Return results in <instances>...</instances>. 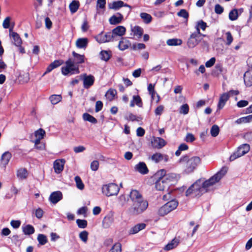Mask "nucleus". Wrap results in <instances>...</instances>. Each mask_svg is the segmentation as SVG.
<instances>
[{"label": "nucleus", "instance_id": "obj_1", "mask_svg": "<svg viewBox=\"0 0 252 252\" xmlns=\"http://www.w3.org/2000/svg\"><path fill=\"white\" fill-rule=\"evenodd\" d=\"M227 172V168L223 167L217 173L205 182L197 180L187 189L186 196L192 195L194 196H199L205 192L213 190L214 185L218 182Z\"/></svg>", "mask_w": 252, "mask_h": 252}, {"label": "nucleus", "instance_id": "obj_2", "mask_svg": "<svg viewBox=\"0 0 252 252\" xmlns=\"http://www.w3.org/2000/svg\"><path fill=\"white\" fill-rule=\"evenodd\" d=\"M72 55L74 57L73 60L69 59L65 62L66 66L62 68V72L64 75H66L70 73L71 74L78 73L79 71L76 65L85 62V56L84 55H80L75 52H72Z\"/></svg>", "mask_w": 252, "mask_h": 252}, {"label": "nucleus", "instance_id": "obj_3", "mask_svg": "<svg viewBox=\"0 0 252 252\" xmlns=\"http://www.w3.org/2000/svg\"><path fill=\"white\" fill-rule=\"evenodd\" d=\"M200 158L198 157H192L190 158L187 156L182 157L179 163L184 167L186 173L192 172L200 164Z\"/></svg>", "mask_w": 252, "mask_h": 252}, {"label": "nucleus", "instance_id": "obj_4", "mask_svg": "<svg viewBox=\"0 0 252 252\" xmlns=\"http://www.w3.org/2000/svg\"><path fill=\"white\" fill-rule=\"evenodd\" d=\"M148 206V203L144 199L137 202L132 203L129 211L133 215H139L144 212Z\"/></svg>", "mask_w": 252, "mask_h": 252}, {"label": "nucleus", "instance_id": "obj_5", "mask_svg": "<svg viewBox=\"0 0 252 252\" xmlns=\"http://www.w3.org/2000/svg\"><path fill=\"white\" fill-rule=\"evenodd\" d=\"M178 205V202L175 200L169 201L159 208L158 214L159 215L163 216L175 209Z\"/></svg>", "mask_w": 252, "mask_h": 252}, {"label": "nucleus", "instance_id": "obj_6", "mask_svg": "<svg viewBox=\"0 0 252 252\" xmlns=\"http://www.w3.org/2000/svg\"><path fill=\"white\" fill-rule=\"evenodd\" d=\"M202 36H204L205 35L199 34L195 32L191 33L187 41L188 47L192 49L196 47L202 40Z\"/></svg>", "mask_w": 252, "mask_h": 252}, {"label": "nucleus", "instance_id": "obj_7", "mask_svg": "<svg viewBox=\"0 0 252 252\" xmlns=\"http://www.w3.org/2000/svg\"><path fill=\"white\" fill-rule=\"evenodd\" d=\"M250 150V146L248 144H244L239 146L236 152L233 153L230 157V160L233 161L236 158H240L248 153Z\"/></svg>", "mask_w": 252, "mask_h": 252}, {"label": "nucleus", "instance_id": "obj_8", "mask_svg": "<svg viewBox=\"0 0 252 252\" xmlns=\"http://www.w3.org/2000/svg\"><path fill=\"white\" fill-rule=\"evenodd\" d=\"M102 192L107 196L117 195L119 191L118 186L113 183L104 185L102 188Z\"/></svg>", "mask_w": 252, "mask_h": 252}, {"label": "nucleus", "instance_id": "obj_9", "mask_svg": "<svg viewBox=\"0 0 252 252\" xmlns=\"http://www.w3.org/2000/svg\"><path fill=\"white\" fill-rule=\"evenodd\" d=\"M155 177H161L168 185L170 182L176 181L177 178L176 174L174 173L166 174V171L165 169L158 170L155 174Z\"/></svg>", "mask_w": 252, "mask_h": 252}, {"label": "nucleus", "instance_id": "obj_10", "mask_svg": "<svg viewBox=\"0 0 252 252\" xmlns=\"http://www.w3.org/2000/svg\"><path fill=\"white\" fill-rule=\"evenodd\" d=\"M45 131L42 128H39L34 132V137L35 139L32 140V142L34 144V147L37 149H43L44 148L43 146H39L40 143V140L42 139L45 135Z\"/></svg>", "mask_w": 252, "mask_h": 252}, {"label": "nucleus", "instance_id": "obj_11", "mask_svg": "<svg viewBox=\"0 0 252 252\" xmlns=\"http://www.w3.org/2000/svg\"><path fill=\"white\" fill-rule=\"evenodd\" d=\"M150 159L153 162L156 163H159L162 161L167 162L169 160V156L166 154L156 153L150 157Z\"/></svg>", "mask_w": 252, "mask_h": 252}, {"label": "nucleus", "instance_id": "obj_12", "mask_svg": "<svg viewBox=\"0 0 252 252\" xmlns=\"http://www.w3.org/2000/svg\"><path fill=\"white\" fill-rule=\"evenodd\" d=\"M113 36L111 32L106 33H101L95 37L96 40L99 43H105L112 41Z\"/></svg>", "mask_w": 252, "mask_h": 252}, {"label": "nucleus", "instance_id": "obj_13", "mask_svg": "<svg viewBox=\"0 0 252 252\" xmlns=\"http://www.w3.org/2000/svg\"><path fill=\"white\" fill-rule=\"evenodd\" d=\"M83 81V86L85 89H89L94 82V77L92 75H87L84 74L80 76Z\"/></svg>", "mask_w": 252, "mask_h": 252}, {"label": "nucleus", "instance_id": "obj_14", "mask_svg": "<svg viewBox=\"0 0 252 252\" xmlns=\"http://www.w3.org/2000/svg\"><path fill=\"white\" fill-rule=\"evenodd\" d=\"M64 163L65 160L63 159H57L54 162V169L56 173L60 174L63 171Z\"/></svg>", "mask_w": 252, "mask_h": 252}, {"label": "nucleus", "instance_id": "obj_15", "mask_svg": "<svg viewBox=\"0 0 252 252\" xmlns=\"http://www.w3.org/2000/svg\"><path fill=\"white\" fill-rule=\"evenodd\" d=\"M157 181L155 183V188L157 190H163L168 185L161 177H155Z\"/></svg>", "mask_w": 252, "mask_h": 252}, {"label": "nucleus", "instance_id": "obj_16", "mask_svg": "<svg viewBox=\"0 0 252 252\" xmlns=\"http://www.w3.org/2000/svg\"><path fill=\"white\" fill-rule=\"evenodd\" d=\"M63 198L62 193L60 191L53 192L49 196L50 201L55 204L60 201Z\"/></svg>", "mask_w": 252, "mask_h": 252}, {"label": "nucleus", "instance_id": "obj_17", "mask_svg": "<svg viewBox=\"0 0 252 252\" xmlns=\"http://www.w3.org/2000/svg\"><path fill=\"white\" fill-rule=\"evenodd\" d=\"M129 197L132 203L144 199L141 193L137 190H132L130 192Z\"/></svg>", "mask_w": 252, "mask_h": 252}, {"label": "nucleus", "instance_id": "obj_18", "mask_svg": "<svg viewBox=\"0 0 252 252\" xmlns=\"http://www.w3.org/2000/svg\"><path fill=\"white\" fill-rule=\"evenodd\" d=\"M152 144L153 148L161 149L166 144L165 140L160 137H156L152 141Z\"/></svg>", "mask_w": 252, "mask_h": 252}, {"label": "nucleus", "instance_id": "obj_19", "mask_svg": "<svg viewBox=\"0 0 252 252\" xmlns=\"http://www.w3.org/2000/svg\"><path fill=\"white\" fill-rule=\"evenodd\" d=\"M134 169L141 174H146L149 172V170L146 164L143 162H140L136 164L134 167Z\"/></svg>", "mask_w": 252, "mask_h": 252}, {"label": "nucleus", "instance_id": "obj_20", "mask_svg": "<svg viewBox=\"0 0 252 252\" xmlns=\"http://www.w3.org/2000/svg\"><path fill=\"white\" fill-rule=\"evenodd\" d=\"M135 105H136L139 108L143 107V102L142 99L139 95H134L132 96V99L130 101V106L133 107Z\"/></svg>", "mask_w": 252, "mask_h": 252}, {"label": "nucleus", "instance_id": "obj_21", "mask_svg": "<svg viewBox=\"0 0 252 252\" xmlns=\"http://www.w3.org/2000/svg\"><path fill=\"white\" fill-rule=\"evenodd\" d=\"M122 6H126L128 7V13H129L131 12V7L127 4H125L122 0H118L113 2L112 5L110 6V8L114 9H118Z\"/></svg>", "mask_w": 252, "mask_h": 252}, {"label": "nucleus", "instance_id": "obj_22", "mask_svg": "<svg viewBox=\"0 0 252 252\" xmlns=\"http://www.w3.org/2000/svg\"><path fill=\"white\" fill-rule=\"evenodd\" d=\"M229 98V94L228 93H225L222 94L219 99V101L218 104V108L219 109H222L225 104L226 101Z\"/></svg>", "mask_w": 252, "mask_h": 252}, {"label": "nucleus", "instance_id": "obj_23", "mask_svg": "<svg viewBox=\"0 0 252 252\" xmlns=\"http://www.w3.org/2000/svg\"><path fill=\"white\" fill-rule=\"evenodd\" d=\"M146 226V225L144 223H140L137 224L130 229L129 231V233L130 234H134L137 233L140 231L145 229Z\"/></svg>", "mask_w": 252, "mask_h": 252}, {"label": "nucleus", "instance_id": "obj_24", "mask_svg": "<svg viewBox=\"0 0 252 252\" xmlns=\"http://www.w3.org/2000/svg\"><path fill=\"white\" fill-rule=\"evenodd\" d=\"M12 157L11 154L9 152H4L1 156L0 161L1 164L4 166L6 167V166L8 164L11 158Z\"/></svg>", "mask_w": 252, "mask_h": 252}, {"label": "nucleus", "instance_id": "obj_25", "mask_svg": "<svg viewBox=\"0 0 252 252\" xmlns=\"http://www.w3.org/2000/svg\"><path fill=\"white\" fill-rule=\"evenodd\" d=\"M131 35H133L134 36H137L138 38H140L141 37L143 34V30L141 27L135 26L131 27Z\"/></svg>", "mask_w": 252, "mask_h": 252}, {"label": "nucleus", "instance_id": "obj_26", "mask_svg": "<svg viewBox=\"0 0 252 252\" xmlns=\"http://www.w3.org/2000/svg\"><path fill=\"white\" fill-rule=\"evenodd\" d=\"M63 63V61L62 60H55L47 67L45 74L50 72L54 69L60 66Z\"/></svg>", "mask_w": 252, "mask_h": 252}, {"label": "nucleus", "instance_id": "obj_27", "mask_svg": "<svg viewBox=\"0 0 252 252\" xmlns=\"http://www.w3.org/2000/svg\"><path fill=\"white\" fill-rule=\"evenodd\" d=\"M126 32V29L124 26H119L112 30V34L113 35L122 36L125 34Z\"/></svg>", "mask_w": 252, "mask_h": 252}, {"label": "nucleus", "instance_id": "obj_28", "mask_svg": "<svg viewBox=\"0 0 252 252\" xmlns=\"http://www.w3.org/2000/svg\"><path fill=\"white\" fill-rule=\"evenodd\" d=\"M88 44V39L87 38H79L76 42V46L79 49L86 48Z\"/></svg>", "mask_w": 252, "mask_h": 252}, {"label": "nucleus", "instance_id": "obj_29", "mask_svg": "<svg viewBox=\"0 0 252 252\" xmlns=\"http://www.w3.org/2000/svg\"><path fill=\"white\" fill-rule=\"evenodd\" d=\"M131 45L130 42L126 38H122L119 42V48L123 51L127 49Z\"/></svg>", "mask_w": 252, "mask_h": 252}, {"label": "nucleus", "instance_id": "obj_30", "mask_svg": "<svg viewBox=\"0 0 252 252\" xmlns=\"http://www.w3.org/2000/svg\"><path fill=\"white\" fill-rule=\"evenodd\" d=\"M11 38L12 39V43L16 46H19L21 45L22 41L19 35L17 32H12L11 33Z\"/></svg>", "mask_w": 252, "mask_h": 252}, {"label": "nucleus", "instance_id": "obj_31", "mask_svg": "<svg viewBox=\"0 0 252 252\" xmlns=\"http://www.w3.org/2000/svg\"><path fill=\"white\" fill-rule=\"evenodd\" d=\"M207 27V24L203 20H200L196 23L195 29L196 31L195 32H197L199 34H201L200 32V30L204 31Z\"/></svg>", "mask_w": 252, "mask_h": 252}, {"label": "nucleus", "instance_id": "obj_32", "mask_svg": "<svg viewBox=\"0 0 252 252\" xmlns=\"http://www.w3.org/2000/svg\"><path fill=\"white\" fill-rule=\"evenodd\" d=\"M180 243V240L178 238L173 239L170 243L166 245L164 249L166 251H170L176 248Z\"/></svg>", "mask_w": 252, "mask_h": 252}, {"label": "nucleus", "instance_id": "obj_33", "mask_svg": "<svg viewBox=\"0 0 252 252\" xmlns=\"http://www.w3.org/2000/svg\"><path fill=\"white\" fill-rule=\"evenodd\" d=\"M123 19V16L122 14L119 13L118 16L113 15L111 16L109 21L111 24L116 25L120 23Z\"/></svg>", "mask_w": 252, "mask_h": 252}, {"label": "nucleus", "instance_id": "obj_34", "mask_svg": "<svg viewBox=\"0 0 252 252\" xmlns=\"http://www.w3.org/2000/svg\"><path fill=\"white\" fill-rule=\"evenodd\" d=\"M243 10L242 9L237 10L234 9L232 10L229 14V18L231 21H234L237 19L238 16L242 12Z\"/></svg>", "mask_w": 252, "mask_h": 252}, {"label": "nucleus", "instance_id": "obj_35", "mask_svg": "<svg viewBox=\"0 0 252 252\" xmlns=\"http://www.w3.org/2000/svg\"><path fill=\"white\" fill-rule=\"evenodd\" d=\"M114 219L112 216H107L104 217L102 221V226L105 228H107L113 222Z\"/></svg>", "mask_w": 252, "mask_h": 252}, {"label": "nucleus", "instance_id": "obj_36", "mask_svg": "<svg viewBox=\"0 0 252 252\" xmlns=\"http://www.w3.org/2000/svg\"><path fill=\"white\" fill-rule=\"evenodd\" d=\"M23 232L25 235H30L34 232V227L30 224L23 225L22 227Z\"/></svg>", "mask_w": 252, "mask_h": 252}, {"label": "nucleus", "instance_id": "obj_37", "mask_svg": "<svg viewBox=\"0 0 252 252\" xmlns=\"http://www.w3.org/2000/svg\"><path fill=\"white\" fill-rule=\"evenodd\" d=\"M28 176V172L25 168H21L17 171V176L20 179H25Z\"/></svg>", "mask_w": 252, "mask_h": 252}, {"label": "nucleus", "instance_id": "obj_38", "mask_svg": "<svg viewBox=\"0 0 252 252\" xmlns=\"http://www.w3.org/2000/svg\"><path fill=\"white\" fill-rule=\"evenodd\" d=\"M183 43L182 39L179 38L169 39L166 41V44L170 46H179Z\"/></svg>", "mask_w": 252, "mask_h": 252}, {"label": "nucleus", "instance_id": "obj_39", "mask_svg": "<svg viewBox=\"0 0 252 252\" xmlns=\"http://www.w3.org/2000/svg\"><path fill=\"white\" fill-rule=\"evenodd\" d=\"M252 122V114L245 117H241L235 121V123L238 125L248 123Z\"/></svg>", "mask_w": 252, "mask_h": 252}, {"label": "nucleus", "instance_id": "obj_40", "mask_svg": "<svg viewBox=\"0 0 252 252\" xmlns=\"http://www.w3.org/2000/svg\"><path fill=\"white\" fill-rule=\"evenodd\" d=\"M244 82L247 86H252V74L250 72H246L244 74Z\"/></svg>", "mask_w": 252, "mask_h": 252}, {"label": "nucleus", "instance_id": "obj_41", "mask_svg": "<svg viewBox=\"0 0 252 252\" xmlns=\"http://www.w3.org/2000/svg\"><path fill=\"white\" fill-rule=\"evenodd\" d=\"M116 94L117 91L115 90L110 89L106 93L105 96L108 100L112 101L114 99Z\"/></svg>", "mask_w": 252, "mask_h": 252}, {"label": "nucleus", "instance_id": "obj_42", "mask_svg": "<svg viewBox=\"0 0 252 252\" xmlns=\"http://www.w3.org/2000/svg\"><path fill=\"white\" fill-rule=\"evenodd\" d=\"M79 6V2L77 0H73L69 4V9L71 13L77 11Z\"/></svg>", "mask_w": 252, "mask_h": 252}, {"label": "nucleus", "instance_id": "obj_43", "mask_svg": "<svg viewBox=\"0 0 252 252\" xmlns=\"http://www.w3.org/2000/svg\"><path fill=\"white\" fill-rule=\"evenodd\" d=\"M61 95L53 94L50 97V100L52 104H56L62 100Z\"/></svg>", "mask_w": 252, "mask_h": 252}, {"label": "nucleus", "instance_id": "obj_44", "mask_svg": "<svg viewBox=\"0 0 252 252\" xmlns=\"http://www.w3.org/2000/svg\"><path fill=\"white\" fill-rule=\"evenodd\" d=\"M83 118L85 121H89L93 124H95L97 122V120L94 117L88 113L84 114Z\"/></svg>", "mask_w": 252, "mask_h": 252}, {"label": "nucleus", "instance_id": "obj_45", "mask_svg": "<svg viewBox=\"0 0 252 252\" xmlns=\"http://www.w3.org/2000/svg\"><path fill=\"white\" fill-rule=\"evenodd\" d=\"M77 188L80 190H83L84 189V185L82 182L80 177L77 176L74 178Z\"/></svg>", "mask_w": 252, "mask_h": 252}, {"label": "nucleus", "instance_id": "obj_46", "mask_svg": "<svg viewBox=\"0 0 252 252\" xmlns=\"http://www.w3.org/2000/svg\"><path fill=\"white\" fill-rule=\"evenodd\" d=\"M100 58L102 60L107 61L110 58V53L107 51H102L100 53Z\"/></svg>", "mask_w": 252, "mask_h": 252}, {"label": "nucleus", "instance_id": "obj_47", "mask_svg": "<svg viewBox=\"0 0 252 252\" xmlns=\"http://www.w3.org/2000/svg\"><path fill=\"white\" fill-rule=\"evenodd\" d=\"M88 232L86 230H84L79 233V237L82 242L86 243L88 239Z\"/></svg>", "mask_w": 252, "mask_h": 252}, {"label": "nucleus", "instance_id": "obj_48", "mask_svg": "<svg viewBox=\"0 0 252 252\" xmlns=\"http://www.w3.org/2000/svg\"><path fill=\"white\" fill-rule=\"evenodd\" d=\"M140 17L147 24L150 23L152 19V16L147 13H141L140 14Z\"/></svg>", "mask_w": 252, "mask_h": 252}, {"label": "nucleus", "instance_id": "obj_49", "mask_svg": "<svg viewBox=\"0 0 252 252\" xmlns=\"http://www.w3.org/2000/svg\"><path fill=\"white\" fill-rule=\"evenodd\" d=\"M220 129L218 126L214 125L212 126L210 130L211 135L213 137H216L219 133Z\"/></svg>", "mask_w": 252, "mask_h": 252}, {"label": "nucleus", "instance_id": "obj_50", "mask_svg": "<svg viewBox=\"0 0 252 252\" xmlns=\"http://www.w3.org/2000/svg\"><path fill=\"white\" fill-rule=\"evenodd\" d=\"M37 240L41 245H45L47 242V239L45 235L40 234L37 236Z\"/></svg>", "mask_w": 252, "mask_h": 252}, {"label": "nucleus", "instance_id": "obj_51", "mask_svg": "<svg viewBox=\"0 0 252 252\" xmlns=\"http://www.w3.org/2000/svg\"><path fill=\"white\" fill-rule=\"evenodd\" d=\"M76 223L80 228H85L87 226V221L85 220L77 219L76 220Z\"/></svg>", "mask_w": 252, "mask_h": 252}, {"label": "nucleus", "instance_id": "obj_52", "mask_svg": "<svg viewBox=\"0 0 252 252\" xmlns=\"http://www.w3.org/2000/svg\"><path fill=\"white\" fill-rule=\"evenodd\" d=\"M189 107L187 104H183L180 109V113L184 115H186L189 113Z\"/></svg>", "mask_w": 252, "mask_h": 252}, {"label": "nucleus", "instance_id": "obj_53", "mask_svg": "<svg viewBox=\"0 0 252 252\" xmlns=\"http://www.w3.org/2000/svg\"><path fill=\"white\" fill-rule=\"evenodd\" d=\"M121 244L119 243H116L111 248L110 252H121Z\"/></svg>", "mask_w": 252, "mask_h": 252}, {"label": "nucleus", "instance_id": "obj_54", "mask_svg": "<svg viewBox=\"0 0 252 252\" xmlns=\"http://www.w3.org/2000/svg\"><path fill=\"white\" fill-rule=\"evenodd\" d=\"M226 38V44L227 45H230L233 40V38L232 35H231L230 32H227L225 33Z\"/></svg>", "mask_w": 252, "mask_h": 252}, {"label": "nucleus", "instance_id": "obj_55", "mask_svg": "<svg viewBox=\"0 0 252 252\" xmlns=\"http://www.w3.org/2000/svg\"><path fill=\"white\" fill-rule=\"evenodd\" d=\"M164 107L162 105L158 106L155 110V113L156 116H160L164 111Z\"/></svg>", "mask_w": 252, "mask_h": 252}, {"label": "nucleus", "instance_id": "obj_56", "mask_svg": "<svg viewBox=\"0 0 252 252\" xmlns=\"http://www.w3.org/2000/svg\"><path fill=\"white\" fill-rule=\"evenodd\" d=\"M99 162L97 160H94L91 163V169L92 170L96 171L99 167Z\"/></svg>", "mask_w": 252, "mask_h": 252}, {"label": "nucleus", "instance_id": "obj_57", "mask_svg": "<svg viewBox=\"0 0 252 252\" xmlns=\"http://www.w3.org/2000/svg\"><path fill=\"white\" fill-rule=\"evenodd\" d=\"M106 0H97L96 9L98 10L99 8L103 9L105 7Z\"/></svg>", "mask_w": 252, "mask_h": 252}, {"label": "nucleus", "instance_id": "obj_58", "mask_svg": "<svg viewBox=\"0 0 252 252\" xmlns=\"http://www.w3.org/2000/svg\"><path fill=\"white\" fill-rule=\"evenodd\" d=\"M178 16L187 19L189 17V13L185 9H181L177 13Z\"/></svg>", "mask_w": 252, "mask_h": 252}, {"label": "nucleus", "instance_id": "obj_59", "mask_svg": "<svg viewBox=\"0 0 252 252\" xmlns=\"http://www.w3.org/2000/svg\"><path fill=\"white\" fill-rule=\"evenodd\" d=\"M21 224V221L19 220H12L10 221V225L11 226L15 228H18Z\"/></svg>", "mask_w": 252, "mask_h": 252}, {"label": "nucleus", "instance_id": "obj_60", "mask_svg": "<svg viewBox=\"0 0 252 252\" xmlns=\"http://www.w3.org/2000/svg\"><path fill=\"white\" fill-rule=\"evenodd\" d=\"M125 119L128 121H134L137 120V117L131 113H129L126 115Z\"/></svg>", "mask_w": 252, "mask_h": 252}, {"label": "nucleus", "instance_id": "obj_61", "mask_svg": "<svg viewBox=\"0 0 252 252\" xmlns=\"http://www.w3.org/2000/svg\"><path fill=\"white\" fill-rule=\"evenodd\" d=\"M11 18L9 17H6L3 21L2 26L4 29H8L10 26Z\"/></svg>", "mask_w": 252, "mask_h": 252}, {"label": "nucleus", "instance_id": "obj_62", "mask_svg": "<svg viewBox=\"0 0 252 252\" xmlns=\"http://www.w3.org/2000/svg\"><path fill=\"white\" fill-rule=\"evenodd\" d=\"M103 107V103L102 102L100 101H97L95 103V111L96 112H98L100 111Z\"/></svg>", "mask_w": 252, "mask_h": 252}, {"label": "nucleus", "instance_id": "obj_63", "mask_svg": "<svg viewBox=\"0 0 252 252\" xmlns=\"http://www.w3.org/2000/svg\"><path fill=\"white\" fill-rule=\"evenodd\" d=\"M216 59L214 57L211 58L209 61L205 63V66L207 67H210L212 66L215 63Z\"/></svg>", "mask_w": 252, "mask_h": 252}, {"label": "nucleus", "instance_id": "obj_64", "mask_svg": "<svg viewBox=\"0 0 252 252\" xmlns=\"http://www.w3.org/2000/svg\"><path fill=\"white\" fill-rule=\"evenodd\" d=\"M43 214V211L41 208H39L35 211V215L37 218L41 219Z\"/></svg>", "mask_w": 252, "mask_h": 252}]
</instances>
